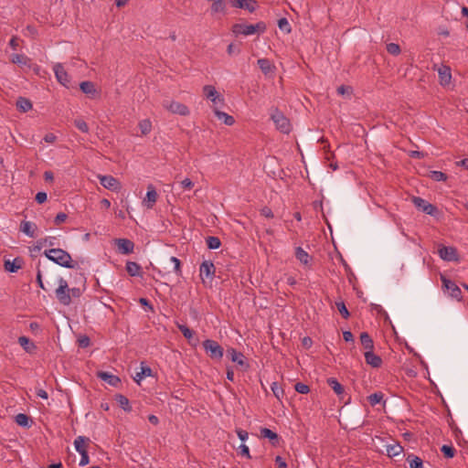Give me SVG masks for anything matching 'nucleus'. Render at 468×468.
<instances>
[{"mask_svg": "<svg viewBox=\"0 0 468 468\" xmlns=\"http://www.w3.org/2000/svg\"><path fill=\"white\" fill-rule=\"evenodd\" d=\"M44 255L49 261L64 268L76 269L78 266L77 262L72 261L70 254L62 249L52 248L50 250H46L44 251Z\"/></svg>", "mask_w": 468, "mask_h": 468, "instance_id": "1", "label": "nucleus"}, {"mask_svg": "<svg viewBox=\"0 0 468 468\" xmlns=\"http://www.w3.org/2000/svg\"><path fill=\"white\" fill-rule=\"evenodd\" d=\"M266 30V25L263 22H258L254 25L235 24L232 31L236 35L250 36L255 33H263Z\"/></svg>", "mask_w": 468, "mask_h": 468, "instance_id": "2", "label": "nucleus"}, {"mask_svg": "<svg viewBox=\"0 0 468 468\" xmlns=\"http://www.w3.org/2000/svg\"><path fill=\"white\" fill-rule=\"evenodd\" d=\"M205 352L212 358L219 360L223 357L224 350L222 346L215 340L206 339L203 341Z\"/></svg>", "mask_w": 468, "mask_h": 468, "instance_id": "3", "label": "nucleus"}, {"mask_svg": "<svg viewBox=\"0 0 468 468\" xmlns=\"http://www.w3.org/2000/svg\"><path fill=\"white\" fill-rule=\"evenodd\" d=\"M56 297L58 302L63 305H69L71 303V296L69 294V288L67 281L60 277L58 279V287L55 291Z\"/></svg>", "mask_w": 468, "mask_h": 468, "instance_id": "4", "label": "nucleus"}, {"mask_svg": "<svg viewBox=\"0 0 468 468\" xmlns=\"http://www.w3.org/2000/svg\"><path fill=\"white\" fill-rule=\"evenodd\" d=\"M271 118L275 123L277 129L282 133H289L291 132L290 121L281 111L274 109L271 113Z\"/></svg>", "mask_w": 468, "mask_h": 468, "instance_id": "5", "label": "nucleus"}, {"mask_svg": "<svg viewBox=\"0 0 468 468\" xmlns=\"http://www.w3.org/2000/svg\"><path fill=\"white\" fill-rule=\"evenodd\" d=\"M411 201L413 205L421 212L432 216L438 217L439 209L434 205L429 203L427 200L420 197H412Z\"/></svg>", "mask_w": 468, "mask_h": 468, "instance_id": "6", "label": "nucleus"}, {"mask_svg": "<svg viewBox=\"0 0 468 468\" xmlns=\"http://www.w3.org/2000/svg\"><path fill=\"white\" fill-rule=\"evenodd\" d=\"M203 93L204 96L211 101L213 103L214 109H218V107H221L224 105V97L217 91L214 86L212 85H206L203 87Z\"/></svg>", "mask_w": 468, "mask_h": 468, "instance_id": "7", "label": "nucleus"}, {"mask_svg": "<svg viewBox=\"0 0 468 468\" xmlns=\"http://www.w3.org/2000/svg\"><path fill=\"white\" fill-rule=\"evenodd\" d=\"M163 107L170 112L181 116H187L190 113L186 105L176 101H164Z\"/></svg>", "mask_w": 468, "mask_h": 468, "instance_id": "8", "label": "nucleus"}, {"mask_svg": "<svg viewBox=\"0 0 468 468\" xmlns=\"http://www.w3.org/2000/svg\"><path fill=\"white\" fill-rule=\"evenodd\" d=\"M441 281L442 282V288L448 292L452 299L457 301L462 300V291L454 282L449 280L444 275H441Z\"/></svg>", "mask_w": 468, "mask_h": 468, "instance_id": "9", "label": "nucleus"}, {"mask_svg": "<svg viewBox=\"0 0 468 468\" xmlns=\"http://www.w3.org/2000/svg\"><path fill=\"white\" fill-rule=\"evenodd\" d=\"M53 70L57 80L66 88L69 87L70 79L61 63H56L53 66Z\"/></svg>", "mask_w": 468, "mask_h": 468, "instance_id": "10", "label": "nucleus"}, {"mask_svg": "<svg viewBox=\"0 0 468 468\" xmlns=\"http://www.w3.org/2000/svg\"><path fill=\"white\" fill-rule=\"evenodd\" d=\"M101 185L111 191L118 192L121 189L120 182L112 176H99Z\"/></svg>", "mask_w": 468, "mask_h": 468, "instance_id": "11", "label": "nucleus"}, {"mask_svg": "<svg viewBox=\"0 0 468 468\" xmlns=\"http://www.w3.org/2000/svg\"><path fill=\"white\" fill-rule=\"evenodd\" d=\"M438 254L443 261H457L458 254L457 250L453 247L441 246L438 250Z\"/></svg>", "mask_w": 468, "mask_h": 468, "instance_id": "12", "label": "nucleus"}, {"mask_svg": "<svg viewBox=\"0 0 468 468\" xmlns=\"http://www.w3.org/2000/svg\"><path fill=\"white\" fill-rule=\"evenodd\" d=\"M216 268L212 261H205L199 267L200 277L204 281L205 278L212 280L215 275Z\"/></svg>", "mask_w": 468, "mask_h": 468, "instance_id": "13", "label": "nucleus"}, {"mask_svg": "<svg viewBox=\"0 0 468 468\" xmlns=\"http://www.w3.org/2000/svg\"><path fill=\"white\" fill-rule=\"evenodd\" d=\"M114 242L118 247V251L121 254L127 255L133 252L134 243L132 240L128 239H116Z\"/></svg>", "mask_w": 468, "mask_h": 468, "instance_id": "14", "label": "nucleus"}, {"mask_svg": "<svg viewBox=\"0 0 468 468\" xmlns=\"http://www.w3.org/2000/svg\"><path fill=\"white\" fill-rule=\"evenodd\" d=\"M97 377L112 387H118L121 384V378L106 371H99Z\"/></svg>", "mask_w": 468, "mask_h": 468, "instance_id": "15", "label": "nucleus"}, {"mask_svg": "<svg viewBox=\"0 0 468 468\" xmlns=\"http://www.w3.org/2000/svg\"><path fill=\"white\" fill-rule=\"evenodd\" d=\"M231 5L238 8H243L252 13L256 10L257 3L255 0H230Z\"/></svg>", "mask_w": 468, "mask_h": 468, "instance_id": "16", "label": "nucleus"}, {"mask_svg": "<svg viewBox=\"0 0 468 468\" xmlns=\"http://www.w3.org/2000/svg\"><path fill=\"white\" fill-rule=\"evenodd\" d=\"M366 363L372 367L378 368L382 365V359L379 356L376 355L373 350H367L364 354Z\"/></svg>", "mask_w": 468, "mask_h": 468, "instance_id": "17", "label": "nucleus"}, {"mask_svg": "<svg viewBox=\"0 0 468 468\" xmlns=\"http://www.w3.org/2000/svg\"><path fill=\"white\" fill-rule=\"evenodd\" d=\"M295 258L305 267L310 268L312 257L302 247L295 248Z\"/></svg>", "mask_w": 468, "mask_h": 468, "instance_id": "18", "label": "nucleus"}, {"mask_svg": "<svg viewBox=\"0 0 468 468\" xmlns=\"http://www.w3.org/2000/svg\"><path fill=\"white\" fill-rule=\"evenodd\" d=\"M37 227L34 222L23 220L20 223V231L26 234L27 236L30 238L35 237V231L37 230Z\"/></svg>", "mask_w": 468, "mask_h": 468, "instance_id": "19", "label": "nucleus"}, {"mask_svg": "<svg viewBox=\"0 0 468 468\" xmlns=\"http://www.w3.org/2000/svg\"><path fill=\"white\" fill-rule=\"evenodd\" d=\"M23 260L20 257L15 258L12 261L7 260L5 261V269L9 272H16L22 268Z\"/></svg>", "mask_w": 468, "mask_h": 468, "instance_id": "20", "label": "nucleus"}, {"mask_svg": "<svg viewBox=\"0 0 468 468\" xmlns=\"http://www.w3.org/2000/svg\"><path fill=\"white\" fill-rule=\"evenodd\" d=\"M228 356H229V358L232 362H235L241 367L246 365L245 356L241 352H238L234 348H229L228 350Z\"/></svg>", "mask_w": 468, "mask_h": 468, "instance_id": "21", "label": "nucleus"}, {"mask_svg": "<svg viewBox=\"0 0 468 468\" xmlns=\"http://www.w3.org/2000/svg\"><path fill=\"white\" fill-rule=\"evenodd\" d=\"M37 245L34 248V250H40L45 246L53 247L58 245V239L56 237H46L37 240Z\"/></svg>", "mask_w": 468, "mask_h": 468, "instance_id": "22", "label": "nucleus"}, {"mask_svg": "<svg viewBox=\"0 0 468 468\" xmlns=\"http://www.w3.org/2000/svg\"><path fill=\"white\" fill-rule=\"evenodd\" d=\"M385 447H386V452H387V454L388 457L398 456L403 451L402 446L399 443L395 442V441L393 443L387 444Z\"/></svg>", "mask_w": 468, "mask_h": 468, "instance_id": "23", "label": "nucleus"}, {"mask_svg": "<svg viewBox=\"0 0 468 468\" xmlns=\"http://www.w3.org/2000/svg\"><path fill=\"white\" fill-rule=\"evenodd\" d=\"M214 113L218 120H219L226 125L230 126L235 122V120L231 115H229L228 113L221 112L218 109H214Z\"/></svg>", "mask_w": 468, "mask_h": 468, "instance_id": "24", "label": "nucleus"}, {"mask_svg": "<svg viewBox=\"0 0 468 468\" xmlns=\"http://www.w3.org/2000/svg\"><path fill=\"white\" fill-rule=\"evenodd\" d=\"M18 343L24 350L29 354L33 353L37 348L36 345L27 336H20L18 338Z\"/></svg>", "mask_w": 468, "mask_h": 468, "instance_id": "25", "label": "nucleus"}, {"mask_svg": "<svg viewBox=\"0 0 468 468\" xmlns=\"http://www.w3.org/2000/svg\"><path fill=\"white\" fill-rule=\"evenodd\" d=\"M141 266L134 261H127L126 262V271L129 273V275L133 277L141 276L142 271Z\"/></svg>", "mask_w": 468, "mask_h": 468, "instance_id": "26", "label": "nucleus"}, {"mask_svg": "<svg viewBox=\"0 0 468 468\" xmlns=\"http://www.w3.org/2000/svg\"><path fill=\"white\" fill-rule=\"evenodd\" d=\"M156 200H157V193H156L154 187L152 185H150V186H148L146 197H145L144 201L148 202L147 207L149 208H151V207H153V206L156 202Z\"/></svg>", "mask_w": 468, "mask_h": 468, "instance_id": "27", "label": "nucleus"}, {"mask_svg": "<svg viewBox=\"0 0 468 468\" xmlns=\"http://www.w3.org/2000/svg\"><path fill=\"white\" fill-rule=\"evenodd\" d=\"M115 400L118 403V405L125 411V412H131L132 407L130 405L129 399L122 394L115 395Z\"/></svg>", "mask_w": 468, "mask_h": 468, "instance_id": "28", "label": "nucleus"}, {"mask_svg": "<svg viewBox=\"0 0 468 468\" xmlns=\"http://www.w3.org/2000/svg\"><path fill=\"white\" fill-rule=\"evenodd\" d=\"M360 342H361V345L363 346V347L366 349V351L373 350L374 342H373L371 336L367 332L361 333Z\"/></svg>", "mask_w": 468, "mask_h": 468, "instance_id": "29", "label": "nucleus"}, {"mask_svg": "<svg viewBox=\"0 0 468 468\" xmlns=\"http://www.w3.org/2000/svg\"><path fill=\"white\" fill-rule=\"evenodd\" d=\"M90 439L84 436H78L74 441V447L79 453L87 452L85 444Z\"/></svg>", "mask_w": 468, "mask_h": 468, "instance_id": "30", "label": "nucleus"}, {"mask_svg": "<svg viewBox=\"0 0 468 468\" xmlns=\"http://www.w3.org/2000/svg\"><path fill=\"white\" fill-rule=\"evenodd\" d=\"M439 78L441 84H448L452 79L450 68L442 67L439 69Z\"/></svg>", "mask_w": 468, "mask_h": 468, "instance_id": "31", "label": "nucleus"}, {"mask_svg": "<svg viewBox=\"0 0 468 468\" xmlns=\"http://www.w3.org/2000/svg\"><path fill=\"white\" fill-rule=\"evenodd\" d=\"M152 375V369L147 366H142L141 371L137 372L133 377L135 382L140 383L145 377Z\"/></svg>", "mask_w": 468, "mask_h": 468, "instance_id": "32", "label": "nucleus"}, {"mask_svg": "<svg viewBox=\"0 0 468 468\" xmlns=\"http://www.w3.org/2000/svg\"><path fill=\"white\" fill-rule=\"evenodd\" d=\"M15 421L17 425L24 428H29L31 426L29 417L24 413H18L15 417Z\"/></svg>", "mask_w": 468, "mask_h": 468, "instance_id": "33", "label": "nucleus"}, {"mask_svg": "<svg viewBox=\"0 0 468 468\" xmlns=\"http://www.w3.org/2000/svg\"><path fill=\"white\" fill-rule=\"evenodd\" d=\"M330 388L337 394L338 396L344 393V387L338 382V380L335 378H330L327 380Z\"/></svg>", "mask_w": 468, "mask_h": 468, "instance_id": "34", "label": "nucleus"}, {"mask_svg": "<svg viewBox=\"0 0 468 468\" xmlns=\"http://www.w3.org/2000/svg\"><path fill=\"white\" fill-rule=\"evenodd\" d=\"M142 135H147L152 131V122L149 119H144L138 123Z\"/></svg>", "mask_w": 468, "mask_h": 468, "instance_id": "35", "label": "nucleus"}, {"mask_svg": "<svg viewBox=\"0 0 468 468\" xmlns=\"http://www.w3.org/2000/svg\"><path fill=\"white\" fill-rule=\"evenodd\" d=\"M16 107L23 112L29 111L32 108V103L28 99L20 97L16 101Z\"/></svg>", "mask_w": 468, "mask_h": 468, "instance_id": "36", "label": "nucleus"}, {"mask_svg": "<svg viewBox=\"0 0 468 468\" xmlns=\"http://www.w3.org/2000/svg\"><path fill=\"white\" fill-rule=\"evenodd\" d=\"M384 399V394L380 391L375 392L367 397L369 404L374 407L378 403H381Z\"/></svg>", "mask_w": 468, "mask_h": 468, "instance_id": "37", "label": "nucleus"}, {"mask_svg": "<svg viewBox=\"0 0 468 468\" xmlns=\"http://www.w3.org/2000/svg\"><path fill=\"white\" fill-rule=\"evenodd\" d=\"M257 63L264 74L270 73L272 69L271 61L268 58H260Z\"/></svg>", "mask_w": 468, "mask_h": 468, "instance_id": "38", "label": "nucleus"}, {"mask_svg": "<svg viewBox=\"0 0 468 468\" xmlns=\"http://www.w3.org/2000/svg\"><path fill=\"white\" fill-rule=\"evenodd\" d=\"M407 461L409 463L410 468H423V462L418 456L410 455L407 458Z\"/></svg>", "mask_w": 468, "mask_h": 468, "instance_id": "39", "label": "nucleus"}, {"mask_svg": "<svg viewBox=\"0 0 468 468\" xmlns=\"http://www.w3.org/2000/svg\"><path fill=\"white\" fill-rule=\"evenodd\" d=\"M10 60L14 64L27 65L29 58L23 54H13L10 58Z\"/></svg>", "mask_w": 468, "mask_h": 468, "instance_id": "40", "label": "nucleus"}, {"mask_svg": "<svg viewBox=\"0 0 468 468\" xmlns=\"http://www.w3.org/2000/svg\"><path fill=\"white\" fill-rule=\"evenodd\" d=\"M207 246L210 250L218 249L221 245V241L218 237L208 236L206 239Z\"/></svg>", "mask_w": 468, "mask_h": 468, "instance_id": "41", "label": "nucleus"}, {"mask_svg": "<svg viewBox=\"0 0 468 468\" xmlns=\"http://www.w3.org/2000/svg\"><path fill=\"white\" fill-rule=\"evenodd\" d=\"M80 88L85 94H94L96 91L94 84L91 81H82L80 84Z\"/></svg>", "mask_w": 468, "mask_h": 468, "instance_id": "42", "label": "nucleus"}, {"mask_svg": "<svg viewBox=\"0 0 468 468\" xmlns=\"http://www.w3.org/2000/svg\"><path fill=\"white\" fill-rule=\"evenodd\" d=\"M271 391L273 395L278 399H281L284 396V391L282 388L279 385L278 382H272L271 385Z\"/></svg>", "mask_w": 468, "mask_h": 468, "instance_id": "43", "label": "nucleus"}, {"mask_svg": "<svg viewBox=\"0 0 468 468\" xmlns=\"http://www.w3.org/2000/svg\"><path fill=\"white\" fill-rule=\"evenodd\" d=\"M261 434L262 437L269 439L270 441H277L278 434L268 428H262L261 430Z\"/></svg>", "mask_w": 468, "mask_h": 468, "instance_id": "44", "label": "nucleus"}, {"mask_svg": "<svg viewBox=\"0 0 468 468\" xmlns=\"http://www.w3.org/2000/svg\"><path fill=\"white\" fill-rule=\"evenodd\" d=\"M441 452L446 458H452L455 455V449L452 445H442L441 448Z\"/></svg>", "mask_w": 468, "mask_h": 468, "instance_id": "45", "label": "nucleus"}, {"mask_svg": "<svg viewBox=\"0 0 468 468\" xmlns=\"http://www.w3.org/2000/svg\"><path fill=\"white\" fill-rule=\"evenodd\" d=\"M211 11L213 13L223 12L225 10V3L223 0H212Z\"/></svg>", "mask_w": 468, "mask_h": 468, "instance_id": "46", "label": "nucleus"}, {"mask_svg": "<svg viewBox=\"0 0 468 468\" xmlns=\"http://www.w3.org/2000/svg\"><path fill=\"white\" fill-rule=\"evenodd\" d=\"M278 27L282 31H284L286 33H290L292 31L291 25H290L289 21L287 20V18H285V17L279 19Z\"/></svg>", "mask_w": 468, "mask_h": 468, "instance_id": "47", "label": "nucleus"}, {"mask_svg": "<svg viewBox=\"0 0 468 468\" xmlns=\"http://www.w3.org/2000/svg\"><path fill=\"white\" fill-rule=\"evenodd\" d=\"M74 125L76 126V128H78L80 132L84 133H89V126L87 124V122L79 118V119H76L74 121Z\"/></svg>", "mask_w": 468, "mask_h": 468, "instance_id": "48", "label": "nucleus"}, {"mask_svg": "<svg viewBox=\"0 0 468 468\" xmlns=\"http://www.w3.org/2000/svg\"><path fill=\"white\" fill-rule=\"evenodd\" d=\"M335 305H336V308L337 310L339 311V313L341 314V315L345 318V319H347L350 315L349 314V311L347 310L346 304L344 302H336L335 303Z\"/></svg>", "mask_w": 468, "mask_h": 468, "instance_id": "49", "label": "nucleus"}, {"mask_svg": "<svg viewBox=\"0 0 468 468\" xmlns=\"http://www.w3.org/2000/svg\"><path fill=\"white\" fill-rule=\"evenodd\" d=\"M177 328L180 330V332L186 339L189 340L193 337L194 332L191 329H189L186 325L177 324Z\"/></svg>", "mask_w": 468, "mask_h": 468, "instance_id": "50", "label": "nucleus"}, {"mask_svg": "<svg viewBox=\"0 0 468 468\" xmlns=\"http://www.w3.org/2000/svg\"><path fill=\"white\" fill-rule=\"evenodd\" d=\"M387 51L391 55L397 56L400 53V48L396 43H388L387 45Z\"/></svg>", "mask_w": 468, "mask_h": 468, "instance_id": "51", "label": "nucleus"}, {"mask_svg": "<svg viewBox=\"0 0 468 468\" xmlns=\"http://www.w3.org/2000/svg\"><path fill=\"white\" fill-rule=\"evenodd\" d=\"M431 177L438 182L445 181L447 179L446 175L443 172L441 171H431Z\"/></svg>", "mask_w": 468, "mask_h": 468, "instance_id": "52", "label": "nucleus"}, {"mask_svg": "<svg viewBox=\"0 0 468 468\" xmlns=\"http://www.w3.org/2000/svg\"><path fill=\"white\" fill-rule=\"evenodd\" d=\"M170 261L174 264V271L177 274V275H181V261L179 259H177L176 257L175 256H172L170 258Z\"/></svg>", "mask_w": 468, "mask_h": 468, "instance_id": "53", "label": "nucleus"}, {"mask_svg": "<svg viewBox=\"0 0 468 468\" xmlns=\"http://www.w3.org/2000/svg\"><path fill=\"white\" fill-rule=\"evenodd\" d=\"M294 389L300 394H307L310 391L309 387L302 382H298L294 386Z\"/></svg>", "mask_w": 468, "mask_h": 468, "instance_id": "54", "label": "nucleus"}, {"mask_svg": "<svg viewBox=\"0 0 468 468\" xmlns=\"http://www.w3.org/2000/svg\"><path fill=\"white\" fill-rule=\"evenodd\" d=\"M179 186L183 190H190L194 186V183L189 178H185L179 183Z\"/></svg>", "mask_w": 468, "mask_h": 468, "instance_id": "55", "label": "nucleus"}, {"mask_svg": "<svg viewBox=\"0 0 468 468\" xmlns=\"http://www.w3.org/2000/svg\"><path fill=\"white\" fill-rule=\"evenodd\" d=\"M68 216L66 213H63V212H60L58 213L55 218H54V223L55 225H60L61 223L65 222V220L67 219Z\"/></svg>", "mask_w": 468, "mask_h": 468, "instance_id": "56", "label": "nucleus"}, {"mask_svg": "<svg viewBox=\"0 0 468 468\" xmlns=\"http://www.w3.org/2000/svg\"><path fill=\"white\" fill-rule=\"evenodd\" d=\"M239 452L241 455L247 457V458H250V449L249 447L246 445V444H241L239 447Z\"/></svg>", "mask_w": 468, "mask_h": 468, "instance_id": "57", "label": "nucleus"}, {"mask_svg": "<svg viewBox=\"0 0 468 468\" xmlns=\"http://www.w3.org/2000/svg\"><path fill=\"white\" fill-rule=\"evenodd\" d=\"M80 454V466L87 465L90 463V458H89L88 452H81Z\"/></svg>", "mask_w": 468, "mask_h": 468, "instance_id": "58", "label": "nucleus"}, {"mask_svg": "<svg viewBox=\"0 0 468 468\" xmlns=\"http://www.w3.org/2000/svg\"><path fill=\"white\" fill-rule=\"evenodd\" d=\"M35 198L38 204H42L47 200L48 196H47L46 192H38V193H37Z\"/></svg>", "mask_w": 468, "mask_h": 468, "instance_id": "59", "label": "nucleus"}, {"mask_svg": "<svg viewBox=\"0 0 468 468\" xmlns=\"http://www.w3.org/2000/svg\"><path fill=\"white\" fill-rule=\"evenodd\" d=\"M261 214L262 216H264L265 218H273V213H272L271 209L268 207H264L263 208H261Z\"/></svg>", "mask_w": 468, "mask_h": 468, "instance_id": "60", "label": "nucleus"}, {"mask_svg": "<svg viewBox=\"0 0 468 468\" xmlns=\"http://www.w3.org/2000/svg\"><path fill=\"white\" fill-rule=\"evenodd\" d=\"M237 435L239 439L242 441H245L249 438V433L246 431L243 430H237Z\"/></svg>", "mask_w": 468, "mask_h": 468, "instance_id": "61", "label": "nucleus"}, {"mask_svg": "<svg viewBox=\"0 0 468 468\" xmlns=\"http://www.w3.org/2000/svg\"><path fill=\"white\" fill-rule=\"evenodd\" d=\"M57 136L54 133H47L44 137V141L48 144H52L56 141Z\"/></svg>", "mask_w": 468, "mask_h": 468, "instance_id": "62", "label": "nucleus"}, {"mask_svg": "<svg viewBox=\"0 0 468 468\" xmlns=\"http://www.w3.org/2000/svg\"><path fill=\"white\" fill-rule=\"evenodd\" d=\"M343 338L346 342H353L354 341L353 334L350 331L343 332Z\"/></svg>", "mask_w": 468, "mask_h": 468, "instance_id": "63", "label": "nucleus"}, {"mask_svg": "<svg viewBox=\"0 0 468 468\" xmlns=\"http://www.w3.org/2000/svg\"><path fill=\"white\" fill-rule=\"evenodd\" d=\"M275 463H277L278 468H287L286 463L281 456H276Z\"/></svg>", "mask_w": 468, "mask_h": 468, "instance_id": "64", "label": "nucleus"}]
</instances>
